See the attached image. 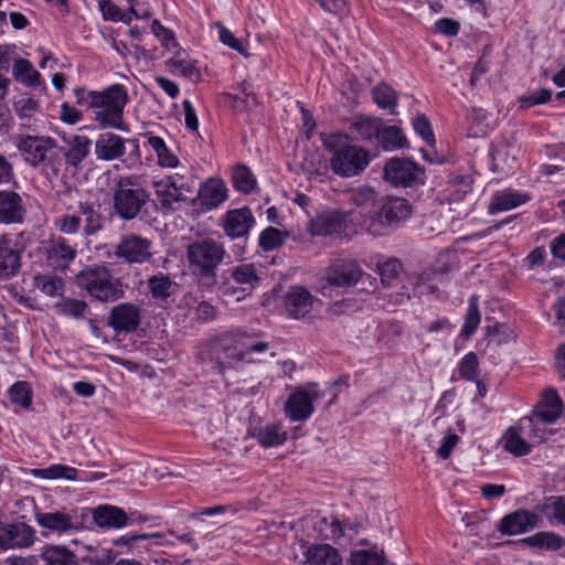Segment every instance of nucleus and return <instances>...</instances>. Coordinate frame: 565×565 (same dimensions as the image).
<instances>
[{
  "instance_id": "ea45409f",
  "label": "nucleus",
  "mask_w": 565,
  "mask_h": 565,
  "mask_svg": "<svg viewBox=\"0 0 565 565\" xmlns=\"http://www.w3.org/2000/svg\"><path fill=\"white\" fill-rule=\"evenodd\" d=\"M217 290L218 297L225 303H230L233 301L238 302L250 295V292L246 290L245 287L233 282V280L230 279V277H224L223 274L221 276V281L218 282Z\"/></svg>"
},
{
  "instance_id": "72a5a7b5",
  "label": "nucleus",
  "mask_w": 565,
  "mask_h": 565,
  "mask_svg": "<svg viewBox=\"0 0 565 565\" xmlns=\"http://www.w3.org/2000/svg\"><path fill=\"white\" fill-rule=\"evenodd\" d=\"M12 75L15 81L28 87H34L41 84V75L33 67L32 63L25 58H17L12 66Z\"/></svg>"
},
{
  "instance_id": "b1692460",
  "label": "nucleus",
  "mask_w": 565,
  "mask_h": 565,
  "mask_svg": "<svg viewBox=\"0 0 565 565\" xmlns=\"http://www.w3.org/2000/svg\"><path fill=\"white\" fill-rule=\"evenodd\" d=\"M563 403L556 391L546 390L534 408V417L544 425L555 423L562 415Z\"/></svg>"
},
{
  "instance_id": "79ce46f5",
  "label": "nucleus",
  "mask_w": 565,
  "mask_h": 565,
  "mask_svg": "<svg viewBox=\"0 0 565 565\" xmlns=\"http://www.w3.org/2000/svg\"><path fill=\"white\" fill-rule=\"evenodd\" d=\"M382 122L380 118L360 117L351 125V129L362 140H377Z\"/></svg>"
},
{
  "instance_id": "c85d7f7f",
  "label": "nucleus",
  "mask_w": 565,
  "mask_h": 565,
  "mask_svg": "<svg viewBox=\"0 0 565 565\" xmlns=\"http://www.w3.org/2000/svg\"><path fill=\"white\" fill-rule=\"evenodd\" d=\"M224 277H230L233 282L245 287L252 292L260 281L258 269L254 264H241L223 271Z\"/></svg>"
},
{
  "instance_id": "864d4df0",
  "label": "nucleus",
  "mask_w": 565,
  "mask_h": 565,
  "mask_svg": "<svg viewBox=\"0 0 565 565\" xmlns=\"http://www.w3.org/2000/svg\"><path fill=\"white\" fill-rule=\"evenodd\" d=\"M34 286L47 296H55L62 291L63 281L54 275H39L34 278Z\"/></svg>"
},
{
  "instance_id": "052dcab7",
  "label": "nucleus",
  "mask_w": 565,
  "mask_h": 565,
  "mask_svg": "<svg viewBox=\"0 0 565 565\" xmlns=\"http://www.w3.org/2000/svg\"><path fill=\"white\" fill-rule=\"evenodd\" d=\"M413 127L416 134H418L427 145L434 146L436 142L434 132L431 130L430 122L425 115H418L413 120Z\"/></svg>"
},
{
  "instance_id": "49530a36",
  "label": "nucleus",
  "mask_w": 565,
  "mask_h": 565,
  "mask_svg": "<svg viewBox=\"0 0 565 565\" xmlns=\"http://www.w3.org/2000/svg\"><path fill=\"white\" fill-rule=\"evenodd\" d=\"M33 476L42 479L75 480L77 478V470L68 466L52 465L47 468L33 470Z\"/></svg>"
},
{
  "instance_id": "4c0bfd02",
  "label": "nucleus",
  "mask_w": 565,
  "mask_h": 565,
  "mask_svg": "<svg viewBox=\"0 0 565 565\" xmlns=\"http://www.w3.org/2000/svg\"><path fill=\"white\" fill-rule=\"evenodd\" d=\"M255 438L265 448L277 447L287 440V433L280 425L268 424L255 433Z\"/></svg>"
},
{
  "instance_id": "f704fd0d",
  "label": "nucleus",
  "mask_w": 565,
  "mask_h": 565,
  "mask_svg": "<svg viewBox=\"0 0 565 565\" xmlns=\"http://www.w3.org/2000/svg\"><path fill=\"white\" fill-rule=\"evenodd\" d=\"M539 510L551 523L565 525V497L552 495L546 498Z\"/></svg>"
},
{
  "instance_id": "4468645a",
  "label": "nucleus",
  "mask_w": 565,
  "mask_h": 565,
  "mask_svg": "<svg viewBox=\"0 0 565 565\" xmlns=\"http://www.w3.org/2000/svg\"><path fill=\"white\" fill-rule=\"evenodd\" d=\"M364 271L353 259H335L326 269V280L329 286L350 288L363 277Z\"/></svg>"
},
{
  "instance_id": "ddd939ff",
  "label": "nucleus",
  "mask_w": 565,
  "mask_h": 565,
  "mask_svg": "<svg viewBox=\"0 0 565 565\" xmlns=\"http://www.w3.org/2000/svg\"><path fill=\"white\" fill-rule=\"evenodd\" d=\"M35 530L24 523H6L0 521V553L8 550L31 547L35 542Z\"/></svg>"
},
{
  "instance_id": "37998d69",
  "label": "nucleus",
  "mask_w": 565,
  "mask_h": 565,
  "mask_svg": "<svg viewBox=\"0 0 565 565\" xmlns=\"http://www.w3.org/2000/svg\"><path fill=\"white\" fill-rule=\"evenodd\" d=\"M242 344L241 348L244 354V363H253L257 355L264 354L268 348V342L258 341L253 337L241 332Z\"/></svg>"
},
{
  "instance_id": "774afa93",
  "label": "nucleus",
  "mask_w": 565,
  "mask_h": 565,
  "mask_svg": "<svg viewBox=\"0 0 565 565\" xmlns=\"http://www.w3.org/2000/svg\"><path fill=\"white\" fill-rule=\"evenodd\" d=\"M376 193L370 186H360L351 194V201L358 206H366L375 201Z\"/></svg>"
},
{
  "instance_id": "0eeeda50",
  "label": "nucleus",
  "mask_w": 565,
  "mask_h": 565,
  "mask_svg": "<svg viewBox=\"0 0 565 565\" xmlns=\"http://www.w3.org/2000/svg\"><path fill=\"white\" fill-rule=\"evenodd\" d=\"M149 200V193L136 177H120L113 194L114 209L122 220L135 218Z\"/></svg>"
},
{
  "instance_id": "9b49d317",
  "label": "nucleus",
  "mask_w": 565,
  "mask_h": 565,
  "mask_svg": "<svg viewBox=\"0 0 565 565\" xmlns=\"http://www.w3.org/2000/svg\"><path fill=\"white\" fill-rule=\"evenodd\" d=\"M323 397L316 383L299 386L285 403V414L291 422H305L315 412L313 403Z\"/></svg>"
},
{
  "instance_id": "69168bd1",
  "label": "nucleus",
  "mask_w": 565,
  "mask_h": 565,
  "mask_svg": "<svg viewBox=\"0 0 565 565\" xmlns=\"http://www.w3.org/2000/svg\"><path fill=\"white\" fill-rule=\"evenodd\" d=\"M39 109V103L33 97L23 96L14 103V110L21 118L30 117Z\"/></svg>"
},
{
  "instance_id": "7c9ffc66",
  "label": "nucleus",
  "mask_w": 565,
  "mask_h": 565,
  "mask_svg": "<svg viewBox=\"0 0 565 565\" xmlns=\"http://www.w3.org/2000/svg\"><path fill=\"white\" fill-rule=\"evenodd\" d=\"M76 257V249L58 237L47 247V258L55 268H66Z\"/></svg>"
},
{
  "instance_id": "5701e85b",
  "label": "nucleus",
  "mask_w": 565,
  "mask_h": 565,
  "mask_svg": "<svg viewBox=\"0 0 565 565\" xmlns=\"http://www.w3.org/2000/svg\"><path fill=\"white\" fill-rule=\"evenodd\" d=\"M12 237L0 236V280L14 276L21 267L20 253Z\"/></svg>"
},
{
  "instance_id": "cd10ccee",
  "label": "nucleus",
  "mask_w": 565,
  "mask_h": 565,
  "mask_svg": "<svg viewBox=\"0 0 565 565\" xmlns=\"http://www.w3.org/2000/svg\"><path fill=\"white\" fill-rule=\"evenodd\" d=\"M24 207L20 195L13 191H0V223L22 222Z\"/></svg>"
},
{
  "instance_id": "f03ea898",
  "label": "nucleus",
  "mask_w": 565,
  "mask_h": 565,
  "mask_svg": "<svg viewBox=\"0 0 565 565\" xmlns=\"http://www.w3.org/2000/svg\"><path fill=\"white\" fill-rule=\"evenodd\" d=\"M321 140L324 148L330 152V168L337 175L352 178L360 174L369 166V151L350 143L347 135L340 132L322 135Z\"/></svg>"
},
{
  "instance_id": "338daca9",
  "label": "nucleus",
  "mask_w": 565,
  "mask_h": 565,
  "mask_svg": "<svg viewBox=\"0 0 565 565\" xmlns=\"http://www.w3.org/2000/svg\"><path fill=\"white\" fill-rule=\"evenodd\" d=\"M179 73L191 82H199L201 78V70L194 60L179 57Z\"/></svg>"
},
{
  "instance_id": "423d86ee",
  "label": "nucleus",
  "mask_w": 565,
  "mask_h": 565,
  "mask_svg": "<svg viewBox=\"0 0 565 565\" xmlns=\"http://www.w3.org/2000/svg\"><path fill=\"white\" fill-rule=\"evenodd\" d=\"M225 254L224 245L213 238L195 241L186 247L189 268L200 277L214 276Z\"/></svg>"
},
{
  "instance_id": "393cba45",
  "label": "nucleus",
  "mask_w": 565,
  "mask_h": 565,
  "mask_svg": "<svg viewBox=\"0 0 565 565\" xmlns=\"http://www.w3.org/2000/svg\"><path fill=\"white\" fill-rule=\"evenodd\" d=\"M125 152L126 140L116 134H100L95 142V154L99 160H116L122 157Z\"/></svg>"
},
{
  "instance_id": "f8f14e48",
  "label": "nucleus",
  "mask_w": 565,
  "mask_h": 565,
  "mask_svg": "<svg viewBox=\"0 0 565 565\" xmlns=\"http://www.w3.org/2000/svg\"><path fill=\"white\" fill-rule=\"evenodd\" d=\"M384 179L394 186L407 188L424 174L423 169L409 159L391 158L384 166Z\"/></svg>"
},
{
  "instance_id": "a18cd8bd",
  "label": "nucleus",
  "mask_w": 565,
  "mask_h": 565,
  "mask_svg": "<svg viewBox=\"0 0 565 565\" xmlns=\"http://www.w3.org/2000/svg\"><path fill=\"white\" fill-rule=\"evenodd\" d=\"M372 96L380 108L390 109L391 113H394L397 106V94L391 86L384 83L376 85L372 89Z\"/></svg>"
},
{
  "instance_id": "4be33fe9",
  "label": "nucleus",
  "mask_w": 565,
  "mask_h": 565,
  "mask_svg": "<svg viewBox=\"0 0 565 565\" xmlns=\"http://www.w3.org/2000/svg\"><path fill=\"white\" fill-rule=\"evenodd\" d=\"M108 320L116 331H135L140 323V309L131 303H121L111 309Z\"/></svg>"
},
{
  "instance_id": "603ef678",
  "label": "nucleus",
  "mask_w": 565,
  "mask_h": 565,
  "mask_svg": "<svg viewBox=\"0 0 565 565\" xmlns=\"http://www.w3.org/2000/svg\"><path fill=\"white\" fill-rule=\"evenodd\" d=\"M12 403L29 408L32 403V391L26 382H17L9 390Z\"/></svg>"
},
{
  "instance_id": "dca6fc26",
  "label": "nucleus",
  "mask_w": 565,
  "mask_h": 565,
  "mask_svg": "<svg viewBox=\"0 0 565 565\" xmlns=\"http://www.w3.org/2000/svg\"><path fill=\"white\" fill-rule=\"evenodd\" d=\"M353 213L348 214L341 212H331L318 215L310 223V232L312 235H337L339 237H348L350 233L348 228V218L352 217Z\"/></svg>"
},
{
  "instance_id": "f257e3e1",
  "label": "nucleus",
  "mask_w": 565,
  "mask_h": 565,
  "mask_svg": "<svg viewBox=\"0 0 565 565\" xmlns=\"http://www.w3.org/2000/svg\"><path fill=\"white\" fill-rule=\"evenodd\" d=\"M77 104L95 109V121L102 128L126 131L124 108L128 103V93L124 85L114 84L103 90H76Z\"/></svg>"
},
{
  "instance_id": "20e7f679",
  "label": "nucleus",
  "mask_w": 565,
  "mask_h": 565,
  "mask_svg": "<svg viewBox=\"0 0 565 565\" xmlns=\"http://www.w3.org/2000/svg\"><path fill=\"white\" fill-rule=\"evenodd\" d=\"M76 285L85 290L90 298L100 302H113L122 297L120 280L103 265L84 268L76 275Z\"/></svg>"
},
{
  "instance_id": "3c124183",
  "label": "nucleus",
  "mask_w": 565,
  "mask_h": 565,
  "mask_svg": "<svg viewBox=\"0 0 565 565\" xmlns=\"http://www.w3.org/2000/svg\"><path fill=\"white\" fill-rule=\"evenodd\" d=\"M98 4L105 20L124 22L126 24L131 22V13H127L126 11L121 10L110 0H99Z\"/></svg>"
},
{
  "instance_id": "bb28decb",
  "label": "nucleus",
  "mask_w": 565,
  "mask_h": 565,
  "mask_svg": "<svg viewBox=\"0 0 565 565\" xmlns=\"http://www.w3.org/2000/svg\"><path fill=\"white\" fill-rule=\"evenodd\" d=\"M159 207L163 212H173L177 202V181L174 175L156 177L152 181Z\"/></svg>"
},
{
  "instance_id": "a211bd4d",
  "label": "nucleus",
  "mask_w": 565,
  "mask_h": 565,
  "mask_svg": "<svg viewBox=\"0 0 565 565\" xmlns=\"http://www.w3.org/2000/svg\"><path fill=\"white\" fill-rule=\"evenodd\" d=\"M254 225L255 217L246 206L227 211L221 223L225 235L231 239L246 236Z\"/></svg>"
},
{
  "instance_id": "4d7b16f0",
  "label": "nucleus",
  "mask_w": 565,
  "mask_h": 565,
  "mask_svg": "<svg viewBox=\"0 0 565 565\" xmlns=\"http://www.w3.org/2000/svg\"><path fill=\"white\" fill-rule=\"evenodd\" d=\"M215 25L218 31V39L223 44L235 50L242 55H247L246 45L242 40L237 39L232 31L225 28L222 23L217 22Z\"/></svg>"
},
{
  "instance_id": "2f4dec72",
  "label": "nucleus",
  "mask_w": 565,
  "mask_h": 565,
  "mask_svg": "<svg viewBox=\"0 0 565 565\" xmlns=\"http://www.w3.org/2000/svg\"><path fill=\"white\" fill-rule=\"evenodd\" d=\"M40 556L45 565H77L76 555L64 545L45 544Z\"/></svg>"
},
{
  "instance_id": "aec40b11",
  "label": "nucleus",
  "mask_w": 565,
  "mask_h": 565,
  "mask_svg": "<svg viewBox=\"0 0 565 565\" xmlns=\"http://www.w3.org/2000/svg\"><path fill=\"white\" fill-rule=\"evenodd\" d=\"M531 418L523 417L515 427H511L504 435V449L514 456L522 457L531 452L529 433H531Z\"/></svg>"
},
{
  "instance_id": "412c9836",
  "label": "nucleus",
  "mask_w": 565,
  "mask_h": 565,
  "mask_svg": "<svg viewBox=\"0 0 565 565\" xmlns=\"http://www.w3.org/2000/svg\"><path fill=\"white\" fill-rule=\"evenodd\" d=\"M537 515L529 510H518L501 519L498 530L504 535H518L534 529Z\"/></svg>"
},
{
  "instance_id": "9d476101",
  "label": "nucleus",
  "mask_w": 565,
  "mask_h": 565,
  "mask_svg": "<svg viewBox=\"0 0 565 565\" xmlns=\"http://www.w3.org/2000/svg\"><path fill=\"white\" fill-rule=\"evenodd\" d=\"M241 332H223L210 340L209 351L220 373L244 363Z\"/></svg>"
},
{
  "instance_id": "de8ad7c7",
  "label": "nucleus",
  "mask_w": 565,
  "mask_h": 565,
  "mask_svg": "<svg viewBox=\"0 0 565 565\" xmlns=\"http://www.w3.org/2000/svg\"><path fill=\"white\" fill-rule=\"evenodd\" d=\"M233 184L242 193L248 194L256 186V179L245 166H238L233 172Z\"/></svg>"
},
{
  "instance_id": "5fc2aeb1",
  "label": "nucleus",
  "mask_w": 565,
  "mask_h": 565,
  "mask_svg": "<svg viewBox=\"0 0 565 565\" xmlns=\"http://www.w3.org/2000/svg\"><path fill=\"white\" fill-rule=\"evenodd\" d=\"M287 234L281 233L278 228L267 227L259 235V246L264 250H273L282 245Z\"/></svg>"
},
{
  "instance_id": "7ed1b4c3",
  "label": "nucleus",
  "mask_w": 565,
  "mask_h": 565,
  "mask_svg": "<svg viewBox=\"0 0 565 565\" xmlns=\"http://www.w3.org/2000/svg\"><path fill=\"white\" fill-rule=\"evenodd\" d=\"M228 199V190L221 179L211 178L195 191L194 181L179 188V210L192 218L217 209Z\"/></svg>"
},
{
  "instance_id": "e433bc0d",
  "label": "nucleus",
  "mask_w": 565,
  "mask_h": 565,
  "mask_svg": "<svg viewBox=\"0 0 565 565\" xmlns=\"http://www.w3.org/2000/svg\"><path fill=\"white\" fill-rule=\"evenodd\" d=\"M379 145L386 151L404 148L407 143L406 136L403 130L396 126H381Z\"/></svg>"
},
{
  "instance_id": "bf43d9fd",
  "label": "nucleus",
  "mask_w": 565,
  "mask_h": 565,
  "mask_svg": "<svg viewBox=\"0 0 565 565\" xmlns=\"http://www.w3.org/2000/svg\"><path fill=\"white\" fill-rule=\"evenodd\" d=\"M552 97V90L542 88L535 92H532L525 96H522L519 99L521 109H529L535 105L546 104Z\"/></svg>"
},
{
  "instance_id": "6e6d98bb",
  "label": "nucleus",
  "mask_w": 565,
  "mask_h": 565,
  "mask_svg": "<svg viewBox=\"0 0 565 565\" xmlns=\"http://www.w3.org/2000/svg\"><path fill=\"white\" fill-rule=\"evenodd\" d=\"M479 362L476 353H467L459 364V374L468 381H477L479 377Z\"/></svg>"
},
{
  "instance_id": "13d9d810",
  "label": "nucleus",
  "mask_w": 565,
  "mask_h": 565,
  "mask_svg": "<svg viewBox=\"0 0 565 565\" xmlns=\"http://www.w3.org/2000/svg\"><path fill=\"white\" fill-rule=\"evenodd\" d=\"M402 269L401 263L391 258L379 266L381 281L385 286H392L393 281L398 277Z\"/></svg>"
},
{
  "instance_id": "a19ab883",
  "label": "nucleus",
  "mask_w": 565,
  "mask_h": 565,
  "mask_svg": "<svg viewBox=\"0 0 565 565\" xmlns=\"http://www.w3.org/2000/svg\"><path fill=\"white\" fill-rule=\"evenodd\" d=\"M522 542L532 547L557 551L564 545L565 540L554 532H539L523 539Z\"/></svg>"
},
{
  "instance_id": "58836bf2",
  "label": "nucleus",
  "mask_w": 565,
  "mask_h": 565,
  "mask_svg": "<svg viewBox=\"0 0 565 565\" xmlns=\"http://www.w3.org/2000/svg\"><path fill=\"white\" fill-rule=\"evenodd\" d=\"M147 142L154 151L157 156V163L161 168H175L177 167V157L174 153L168 148L167 143L161 137L154 136L152 134H148Z\"/></svg>"
},
{
  "instance_id": "1a4fd4ad",
  "label": "nucleus",
  "mask_w": 565,
  "mask_h": 565,
  "mask_svg": "<svg viewBox=\"0 0 565 565\" xmlns=\"http://www.w3.org/2000/svg\"><path fill=\"white\" fill-rule=\"evenodd\" d=\"M54 226L66 235H75L83 228L84 236L94 235L102 227L100 214L88 203H79L78 211L58 216Z\"/></svg>"
},
{
  "instance_id": "c03bdc74",
  "label": "nucleus",
  "mask_w": 565,
  "mask_h": 565,
  "mask_svg": "<svg viewBox=\"0 0 565 565\" xmlns=\"http://www.w3.org/2000/svg\"><path fill=\"white\" fill-rule=\"evenodd\" d=\"M315 530L323 540L335 541L344 536L343 525L334 516H332L330 520L328 518L320 519L316 523Z\"/></svg>"
},
{
  "instance_id": "2eb2a0df",
  "label": "nucleus",
  "mask_w": 565,
  "mask_h": 565,
  "mask_svg": "<svg viewBox=\"0 0 565 565\" xmlns=\"http://www.w3.org/2000/svg\"><path fill=\"white\" fill-rule=\"evenodd\" d=\"M34 519L42 529L57 535L71 534L79 530L76 515L65 510L35 512Z\"/></svg>"
},
{
  "instance_id": "e2e57ef3",
  "label": "nucleus",
  "mask_w": 565,
  "mask_h": 565,
  "mask_svg": "<svg viewBox=\"0 0 565 565\" xmlns=\"http://www.w3.org/2000/svg\"><path fill=\"white\" fill-rule=\"evenodd\" d=\"M182 110L185 128L188 129V131L199 137V118L196 110L190 100L184 99L182 102Z\"/></svg>"
},
{
  "instance_id": "39448f33",
  "label": "nucleus",
  "mask_w": 565,
  "mask_h": 565,
  "mask_svg": "<svg viewBox=\"0 0 565 565\" xmlns=\"http://www.w3.org/2000/svg\"><path fill=\"white\" fill-rule=\"evenodd\" d=\"M412 214V205L404 198L387 196L376 212L365 221V231L373 236H383L396 230Z\"/></svg>"
},
{
  "instance_id": "c9c22d12",
  "label": "nucleus",
  "mask_w": 565,
  "mask_h": 565,
  "mask_svg": "<svg viewBox=\"0 0 565 565\" xmlns=\"http://www.w3.org/2000/svg\"><path fill=\"white\" fill-rule=\"evenodd\" d=\"M527 195L515 191H503L492 198L490 211L492 213L509 211L527 201Z\"/></svg>"
},
{
  "instance_id": "6ab92c4d",
  "label": "nucleus",
  "mask_w": 565,
  "mask_h": 565,
  "mask_svg": "<svg viewBox=\"0 0 565 565\" xmlns=\"http://www.w3.org/2000/svg\"><path fill=\"white\" fill-rule=\"evenodd\" d=\"M151 243L141 236L129 234L117 244L115 255L128 263H143L151 256Z\"/></svg>"
},
{
  "instance_id": "680f3d73",
  "label": "nucleus",
  "mask_w": 565,
  "mask_h": 565,
  "mask_svg": "<svg viewBox=\"0 0 565 565\" xmlns=\"http://www.w3.org/2000/svg\"><path fill=\"white\" fill-rule=\"evenodd\" d=\"M171 281L164 276H153L149 279V288L154 298L164 299L170 296Z\"/></svg>"
},
{
  "instance_id": "f3484780",
  "label": "nucleus",
  "mask_w": 565,
  "mask_h": 565,
  "mask_svg": "<svg viewBox=\"0 0 565 565\" xmlns=\"http://www.w3.org/2000/svg\"><path fill=\"white\" fill-rule=\"evenodd\" d=\"M316 297L303 286L289 287L284 296V306L289 317L302 319L312 310Z\"/></svg>"
},
{
  "instance_id": "8fccbe9b",
  "label": "nucleus",
  "mask_w": 565,
  "mask_h": 565,
  "mask_svg": "<svg viewBox=\"0 0 565 565\" xmlns=\"http://www.w3.org/2000/svg\"><path fill=\"white\" fill-rule=\"evenodd\" d=\"M481 321V315L478 309V301L476 297L470 298L469 306L465 317V323L461 329V334L469 338L478 329Z\"/></svg>"
},
{
  "instance_id": "0e129e2a",
  "label": "nucleus",
  "mask_w": 565,
  "mask_h": 565,
  "mask_svg": "<svg viewBox=\"0 0 565 565\" xmlns=\"http://www.w3.org/2000/svg\"><path fill=\"white\" fill-rule=\"evenodd\" d=\"M352 565H385L384 558L374 552L356 551L351 556Z\"/></svg>"
},
{
  "instance_id": "09e8293b",
  "label": "nucleus",
  "mask_w": 565,
  "mask_h": 565,
  "mask_svg": "<svg viewBox=\"0 0 565 565\" xmlns=\"http://www.w3.org/2000/svg\"><path fill=\"white\" fill-rule=\"evenodd\" d=\"M55 307L60 313L74 319L84 318L88 310L87 302L73 298L62 299Z\"/></svg>"
},
{
  "instance_id": "473e14b6",
  "label": "nucleus",
  "mask_w": 565,
  "mask_h": 565,
  "mask_svg": "<svg viewBox=\"0 0 565 565\" xmlns=\"http://www.w3.org/2000/svg\"><path fill=\"white\" fill-rule=\"evenodd\" d=\"M68 149L64 152L65 162L77 167L86 159L90 151V139L87 136H73L66 140Z\"/></svg>"
},
{
  "instance_id": "6e6552de",
  "label": "nucleus",
  "mask_w": 565,
  "mask_h": 565,
  "mask_svg": "<svg viewBox=\"0 0 565 565\" xmlns=\"http://www.w3.org/2000/svg\"><path fill=\"white\" fill-rule=\"evenodd\" d=\"M17 148L24 160L32 167H45L57 170L60 162L57 142L50 136H20L17 140Z\"/></svg>"
},
{
  "instance_id": "a878e982",
  "label": "nucleus",
  "mask_w": 565,
  "mask_h": 565,
  "mask_svg": "<svg viewBox=\"0 0 565 565\" xmlns=\"http://www.w3.org/2000/svg\"><path fill=\"white\" fill-rule=\"evenodd\" d=\"M93 521L102 529H121L129 524L126 512L115 505L102 504L93 510Z\"/></svg>"
},
{
  "instance_id": "c756f323",
  "label": "nucleus",
  "mask_w": 565,
  "mask_h": 565,
  "mask_svg": "<svg viewBox=\"0 0 565 565\" xmlns=\"http://www.w3.org/2000/svg\"><path fill=\"white\" fill-rule=\"evenodd\" d=\"M307 565H342L339 552L329 544H315L305 553Z\"/></svg>"
}]
</instances>
